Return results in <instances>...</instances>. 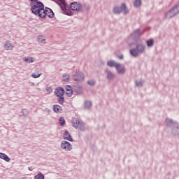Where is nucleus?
<instances>
[{"instance_id": "nucleus-14", "label": "nucleus", "mask_w": 179, "mask_h": 179, "mask_svg": "<svg viewBox=\"0 0 179 179\" xmlns=\"http://www.w3.org/2000/svg\"><path fill=\"white\" fill-rule=\"evenodd\" d=\"M63 138L66 141H69V142H73V138H72V136L71 135V133H69V131L66 130L63 134Z\"/></svg>"}, {"instance_id": "nucleus-12", "label": "nucleus", "mask_w": 179, "mask_h": 179, "mask_svg": "<svg viewBox=\"0 0 179 179\" xmlns=\"http://www.w3.org/2000/svg\"><path fill=\"white\" fill-rule=\"evenodd\" d=\"M115 69L119 75H125V72H127L125 66H122L120 63L115 66Z\"/></svg>"}, {"instance_id": "nucleus-34", "label": "nucleus", "mask_w": 179, "mask_h": 179, "mask_svg": "<svg viewBox=\"0 0 179 179\" xmlns=\"http://www.w3.org/2000/svg\"><path fill=\"white\" fill-rule=\"evenodd\" d=\"M30 1H31V3H30V5L31 6H33V5H38V2H41L40 1H38V0H30Z\"/></svg>"}, {"instance_id": "nucleus-8", "label": "nucleus", "mask_w": 179, "mask_h": 179, "mask_svg": "<svg viewBox=\"0 0 179 179\" xmlns=\"http://www.w3.org/2000/svg\"><path fill=\"white\" fill-rule=\"evenodd\" d=\"M113 12L115 15H120L121 12H123L124 15H128L129 10L127 8V4L125 3H122L121 6L114 7Z\"/></svg>"}, {"instance_id": "nucleus-20", "label": "nucleus", "mask_w": 179, "mask_h": 179, "mask_svg": "<svg viewBox=\"0 0 179 179\" xmlns=\"http://www.w3.org/2000/svg\"><path fill=\"white\" fill-rule=\"evenodd\" d=\"M0 159H3L5 162H10V158L6 155V154L0 152Z\"/></svg>"}, {"instance_id": "nucleus-33", "label": "nucleus", "mask_w": 179, "mask_h": 179, "mask_svg": "<svg viewBox=\"0 0 179 179\" xmlns=\"http://www.w3.org/2000/svg\"><path fill=\"white\" fill-rule=\"evenodd\" d=\"M31 76L34 78V79H37V78H40V76H41V73H33Z\"/></svg>"}, {"instance_id": "nucleus-11", "label": "nucleus", "mask_w": 179, "mask_h": 179, "mask_svg": "<svg viewBox=\"0 0 179 179\" xmlns=\"http://www.w3.org/2000/svg\"><path fill=\"white\" fill-rule=\"evenodd\" d=\"M62 149L67 150L68 152L72 150V144L69 141H62L60 145Z\"/></svg>"}, {"instance_id": "nucleus-40", "label": "nucleus", "mask_w": 179, "mask_h": 179, "mask_svg": "<svg viewBox=\"0 0 179 179\" xmlns=\"http://www.w3.org/2000/svg\"><path fill=\"white\" fill-rule=\"evenodd\" d=\"M22 114H23V110L22 111Z\"/></svg>"}, {"instance_id": "nucleus-6", "label": "nucleus", "mask_w": 179, "mask_h": 179, "mask_svg": "<svg viewBox=\"0 0 179 179\" xmlns=\"http://www.w3.org/2000/svg\"><path fill=\"white\" fill-rule=\"evenodd\" d=\"M72 127L76 128V129H80V131H83L85 132L86 131V124L85 122L79 120L78 118H73L71 120Z\"/></svg>"}, {"instance_id": "nucleus-35", "label": "nucleus", "mask_w": 179, "mask_h": 179, "mask_svg": "<svg viewBox=\"0 0 179 179\" xmlns=\"http://www.w3.org/2000/svg\"><path fill=\"white\" fill-rule=\"evenodd\" d=\"M45 113H48V114H50L51 113V110H50L48 108H45L44 109Z\"/></svg>"}, {"instance_id": "nucleus-4", "label": "nucleus", "mask_w": 179, "mask_h": 179, "mask_svg": "<svg viewBox=\"0 0 179 179\" xmlns=\"http://www.w3.org/2000/svg\"><path fill=\"white\" fill-rule=\"evenodd\" d=\"M165 124L168 128H171L172 130V134L173 135H179V124L177 122L173 121L171 119L166 118L165 120Z\"/></svg>"}, {"instance_id": "nucleus-31", "label": "nucleus", "mask_w": 179, "mask_h": 179, "mask_svg": "<svg viewBox=\"0 0 179 179\" xmlns=\"http://www.w3.org/2000/svg\"><path fill=\"white\" fill-rule=\"evenodd\" d=\"M87 83L90 86H95L96 85V80H90L87 81Z\"/></svg>"}, {"instance_id": "nucleus-21", "label": "nucleus", "mask_w": 179, "mask_h": 179, "mask_svg": "<svg viewBox=\"0 0 179 179\" xmlns=\"http://www.w3.org/2000/svg\"><path fill=\"white\" fill-rule=\"evenodd\" d=\"M147 46L150 48L155 45V40L153 38L148 39L145 41Z\"/></svg>"}, {"instance_id": "nucleus-9", "label": "nucleus", "mask_w": 179, "mask_h": 179, "mask_svg": "<svg viewBox=\"0 0 179 179\" xmlns=\"http://www.w3.org/2000/svg\"><path fill=\"white\" fill-rule=\"evenodd\" d=\"M131 38L133 40V42H131L129 43V45L130 47H132V45H135L136 43H138V41L139 40L140 37L142 36V31H141L140 29H136L133 34H131Z\"/></svg>"}, {"instance_id": "nucleus-25", "label": "nucleus", "mask_w": 179, "mask_h": 179, "mask_svg": "<svg viewBox=\"0 0 179 179\" xmlns=\"http://www.w3.org/2000/svg\"><path fill=\"white\" fill-rule=\"evenodd\" d=\"M4 48L6 50H12V43H10V41H7L4 44Z\"/></svg>"}, {"instance_id": "nucleus-1", "label": "nucleus", "mask_w": 179, "mask_h": 179, "mask_svg": "<svg viewBox=\"0 0 179 179\" xmlns=\"http://www.w3.org/2000/svg\"><path fill=\"white\" fill-rule=\"evenodd\" d=\"M30 10L33 15L38 16L41 19H45V17H49V19H52L55 14L52 9L45 7L44 8V4L41 1H38V4H34L31 6Z\"/></svg>"}, {"instance_id": "nucleus-38", "label": "nucleus", "mask_w": 179, "mask_h": 179, "mask_svg": "<svg viewBox=\"0 0 179 179\" xmlns=\"http://www.w3.org/2000/svg\"><path fill=\"white\" fill-rule=\"evenodd\" d=\"M28 170H29V171H31V169H30V167H28Z\"/></svg>"}, {"instance_id": "nucleus-17", "label": "nucleus", "mask_w": 179, "mask_h": 179, "mask_svg": "<svg viewBox=\"0 0 179 179\" xmlns=\"http://www.w3.org/2000/svg\"><path fill=\"white\" fill-rule=\"evenodd\" d=\"M66 94L68 97H71L73 94V88L71 85H66Z\"/></svg>"}, {"instance_id": "nucleus-23", "label": "nucleus", "mask_w": 179, "mask_h": 179, "mask_svg": "<svg viewBox=\"0 0 179 179\" xmlns=\"http://www.w3.org/2000/svg\"><path fill=\"white\" fill-rule=\"evenodd\" d=\"M119 63L115 62L114 60H110L107 62L108 66H110V68H115L116 65H118Z\"/></svg>"}, {"instance_id": "nucleus-39", "label": "nucleus", "mask_w": 179, "mask_h": 179, "mask_svg": "<svg viewBox=\"0 0 179 179\" xmlns=\"http://www.w3.org/2000/svg\"><path fill=\"white\" fill-rule=\"evenodd\" d=\"M46 90H48H48H50V89H46Z\"/></svg>"}, {"instance_id": "nucleus-13", "label": "nucleus", "mask_w": 179, "mask_h": 179, "mask_svg": "<svg viewBox=\"0 0 179 179\" xmlns=\"http://www.w3.org/2000/svg\"><path fill=\"white\" fill-rule=\"evenodd\" d=\"M73 92H74L76 94H82L83 93V87L76 84L73 86Z\"/></svg>"}, {"instance_id": "nucleus-19", "label": "nucleus", "mask_w": 179, "mask_h": 179, "mask_svg": "<svg viewBox=\"0 0 179 179\" xmlns=\"http://www.w3.org/2000/svg\"><path fill=\"white\" fill-rule=\"evenodd\" d=\"M22 60L24 62H27V64H31V63L34 62V61H36V59H34L32 57H25L22 59Z\"/></svg>"}, {"instance_id": "nucleus-30", "label": "nucleus", "mask_w": 179, "mask_h": 179, "mask_svg": "<svg viewBox=\"0 0 179 179\" xmlns=\"http://www.w3.org/2000/svg\"><path fill=\"white\" fill-rule=\"evenodd\" d=\"M38 43H43V41H45V37L42 35L38 36Z\"/></svg>"}, {"instance_id": "nucleus-5", "label": "nucleus", "mask_w": 179, "mask_h": 179, "mask_svg": "<svg viewBox=\"0 0 179 179\" xmlns=\"http://www.w3.org/2000/svg\"><path fill=\"white\" fill-rule=\"evenodd\" d=\"M55 2L59 5L64 15H67V16H72L73 15V12L66 8H68V3L65 0H55Z\"/></svg>"}, {"instance_id": "nucleus-10", "label": "nucleus", "mask_w": 179, "mask_h": 179, "mask_svg": "<svg viewBox=\"0 0 179 179\" xmlns=\"http://www.w3.org/2000/svg\"><path fill=\"white\" fill-rule=\"evenodd\" d=\"M73 79L75 82H83L85 80V73L82 71H76L73 75Z\"/></svg>"}, {"instance_id": "nucleus-26", "label": "nucleus", "mask_w": 179, "mask_h": 179, "mask_svg": "<svg viewBox=\"0 0 179 179\" xmlns=\"http://www.w3.org/2000/svg\"><path fill=\"white\" fill-rule=\"evenodd\" d=\"M45 178V176L43 173L40 172L37 175H36L34 178V179H44Z\"/></svg>"}, {"instance_id": "nucleus-37", "label": "nucleus", "mask_w": 179, "mask_h": 179, "mask_svg": "<svg viewBox=\"0 0 179 179\" xmlns=\"http://www.w3.org/2000/svg\"><path fill=\"white\" fill-rule=\"evenodd\" d=\"M48 15H51V13H50V11L47 12Z\"/></svg>"}, {"instance_id": "nucleus-36", "label": "nucleus", "mask_w": 179, "mask_h": 179, "mask_svg": "<svg viewBox=\"0 0 179 179\" xmlns=\"http://www.w3.org/2000/svg\"><path fill=\"white\" fill-rule=\"evenodd\" d=\"M119 59H124V55H118Z\"/></svg>"}, {"instance_id": "nucleus-22", "label": "nucleus", "mask_w": 179, "mask_h": 179, "mask_svg": "<svg viewBox=\"0 0 179 179\" xmlns=\"http://www.w3.org/2000/svg\"><path fill=\"white\" fill-rule=\"evenodd\" d=\"M53 111L57 113H62V107H61V106H59V105H54L53 106Z\"/></svg>"}, {"instance_id": "nucleus-29", "label": "nucleus", "mask_w": 179, "mask_h": 179, "mask_svg": "<svg viewBox=\"0 0 179 179\" xmlns=\"http://www.w3.org/2000/svg\"><path fill=\"white\" fill-rule=\"evenodd\" d=\"M70 79H71V76H69V74L65 73L63 75L64 82H69Z\"/></svg>"}, {"instance_id": "nucleus-3", "label": "nucleus", "mask_w": 179, "mask_h": 179, "mask_svg": "<svg viewBox=\"0 0 179 179\" xmlns=\"http://www.w3.org/2000/svg\"><path fill=\"white\" fill-rule=\"evenodd\" d=\"M146 52V45L142 43H137L136 48L131 49L129 51L130 55L134 58H138L139 54H144Z\"/></svg>"}, {"instance_id": "nucleus-24", "label": "nucleus", "mask_w": 179, "mask_h": 179, "mask_svg": "<svg viewBox=\"0 0 179 179\" xmlns=\"http://www.w3.org/2000/svg\"><path fill=\"white\" fill-rule=\"evenodd\" d=\"M134 6V8H141L142 6V0H135Z\"/></svg>"}, {"instance_id": "nucleus-16", "label": "nucleus", "mask_w": 179, "mask_h": 179, "mask_svg": "<svg viewBox=\"0 0 179 179\" xmlns=\"http://www.w3.org/2000/svg\"><path fill=\"white\" fill-rule=\"evenodd\" d=\"M105 73L106 74V78L108 80H113V79L115 78V74L113 73V72L108 69L105 70Z\"/></svg>"}, {"instance_id": "nucleus-18", "label": "nucleus", "mask_w": 179, "mask_h": 179, "mask_svg": "<svg viewBox=\"0 0 179 179\" xmlns=\"http://www.w3.org/2000/svg\"><path fill=\"white\" fill-rule=\"evenodd\" d=\"M83 106L84 108H85L86 110H90V108H92V107L93 106V103L91 101L86 100L85 101Z\"/></svg>"}, {"instance_id": "nucleus-2", "label": "nucleus", "mask_w": 179, "mask_h": 179, "mask_svg": "<svg viewBox=\"0 0 179 179\" xmlns=\"http://www.w3.org/2000/svg\"><path fill=\"white\" fill-rule=\"evenodd\" d=\"M70 9H67L68 10H73V12H78V13L83 12V13H89V10H90V6L89 4L84 3L82 5L80 3H78L76 1L71 2L69 6Z\"/></svg>"}, {"instance_id": "nucleus-32", "label": "nucleus", "mask_w": 179, "mask_h": 179, "mask_svg": "<svg viewBox=\"0 0 179 179\" xmlns=\"http://www.w3.org/2000/svg\"><path fill=\"white\" fill-rule=\"evenodd\" d=\"M136 86H137V87H143V83L142 81H136Z\"/></svg>"}, {"instance_id": "nucleus-28", "label": "nucleus", "mask_w": 179, "mask_h": 179, "mask_svg": "<svg viewBox=\"0 0 179 179\" xmlns=\"http://www.w3.org/2000/svg\"><path fill=\"white\" fill-rule=\"evenodd\" d=\"M57 97H59L57 99L59 104H64V101H65V98L64 97V95H60V96H57Z\"/></svg>"}, {"instance_id": "nucleus-15", "label": "nucleus", "mask_w": 179, "mask_h": 179, "mask_svg": "<svg viewBox=\"0 0 179 179\" xmlns=\"http://www.w3.org/2000/svg\"><path fill=\"white\" fill-rule=\"evenodd\" d=\"M55 94H56L57 96H64V94H65V90L63 87H58L55 90Z\"/></svg>"}, {"instance_id": "nucleus-27", "label": "nucleus", "mask_w": 179, "mask_h": 179, "mask_svg": "<svg viewBox=\"0 0 179 179\" xmlns=\"http://www.w3.org/2000/svg\"><path fill=\"white\" fill-rule=\"evenodd\" d=\"M66 121H65V119L63 117H60L59 118V124L60 125V127H64L66 124Z\"/></svg>"}, {"instance_id": "nucleus-7", "label": "nucleus", "mask_w": 179, "mask_h": 179, "mask_svg": "<svg viewBox=\"0 0 179 179\" xmlns=\"http://www.w3.org/2000/svg\"><path fill=\"white\" fill-rule=\"evenodd\" d=\"M179 14V4H176L165 14L166 19H173Z\"/></svg>"}]
</instances>
